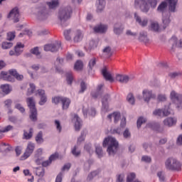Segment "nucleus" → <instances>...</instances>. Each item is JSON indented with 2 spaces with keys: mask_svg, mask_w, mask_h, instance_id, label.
Here are the masks:
<instances>
[{
  "mask_svg": "<svg viewBox=\"0 0 182 182\" xmlns=\"http://www.w3.org/2000/svg\"><path fill=\"white\" fill-rule=\"evenodd\" d=\"M160 0H134V8L147 14L150 9H155Z\"/></svg>",
  "mask_w": 182,
  "mask_h": 182,
  "instance_id": "obj_1",
  "label": "nucleus"
},
{
  "mask_svg": "<svg viewBox=\"0 0 182 182\" xmlns=\"http://www.w3.org/2000/svg\"><path fill=\"white\" fill-rule=\"evenodd\" d=\"M103 147H106L108 146L107 151L109 156H114L116 154V151H117V149H119V142L114 137L108 136L104 139Z\"/></svg>",
  "mask_w": 182,
  "mask_h": 182,
  "instance_id": "obj_2",
  "label": "nucleus"
},
{
  "mask_svg": "<svg viewBox=\"0 0 182 182\" xmlns=\"http://www.w3.org/2000/svg\"><path fill=\"white\" fill-rule=\"evenodd\" d=\"M9 73L6 71H1L0 73V79L6 80V82H15V78L14 77H16L17 80H22V79H23V75H19L16 70H9Z\"/></svg>",
  "mask_w": 182,
  "mask_h": 182,
  "instance_id": "obj_3",
  "label": "nucleus"
},
{
  "mask_svg": "<svg viewBox=\"0 0 182 182\" xmlns=\"http://www.w3.org/2000/svg\"><path fill=\"white\" fill-rule=\"evenodd\" d=\"M72 16V7H65L64 9H60L58 11V18L60 21L61 23H65L66 21L70 19Z\"/></svg>",
  "mask_w": 182,
  "mask_h": 182,
  "instance_id": "obj_4",
  "label": "nucleus"
},
{
  "mask_svg": "<svg viewBox=\"0 0 182 182\" xmlns=\"http://www.w3.org/2000/svg\"><path fill=\"white\" fill-rule=\"evenodd\" d=\"M165 167L167 170L178 171L181 170V163L176 158H169L165 162Z\"/></svg>",
  "mask_w": 182,
  "mask_h": 182,
  "instance_id": "obj_5",
  "label": "nucleus"
},
{
  "mask_svg": "<svg viewBox=\"0 0 182 182\" xmlns=\"http://www.w3.org/2000/svg\"><path fill=\"white\" fill-rule=\"evenodd\" d=\"M26 102L31 112V120H32L33 122H36V120H38V111L36 110V107H35V100H33V97H28L26 99Z\"/></svg>",
  "mask_w": 182,
  "mask_h": 182,
  "instance_id": "obj_6",
  "label": "nucleus"
},
{
  "mask_svg": "<svg viewBox=\"0 0 182 182\" xmlns=\"http://www.w3.org/2000/svg\"><path fill=\"white\" fill-rule=\"evenodd\" d=\"M170 99L173 103L175 105L176 109L178 110H181L182 109V95L176 92V91L173 90L170 94Z\"/></svg>",
  "mask_w": 182,
  "mask_h": 182,
  "instance_id": "obj_7",
  "label": "nucleus"
},
{
  "mask_svg": "<svg viewBox=\"0 0 182 182\" xmlns=\"http://www.w3.org/2000/svg\"><path fill=\"white\" fill-rule=\"evenodd\" d=\"M50 15V11L46 7L43 6L39 9L37 13V19L38 21H45L49 18Z\"/></svg>",
  "mask_w": 182,
  "mask_h": 182,
  "instance_id": "obj_8",
  "label": "nucleus"
},
{
  "mask_svg": "<svg viewBox=\"0 0 182 182\" xmlns=\"http://www.w3.org/2000/svg\"><path fill=\"white\" fill-rule=\"evenodd\" d=\"M7 18L10 19V21H13L14 23H18L20 18L19 9H18V7L13 9L8 14Z\"/></svg>",
  "mask_w": 182,
  "mask_h": 182,
  "instance_id": "obj_9",
  "label": "nucleus"
},
{
  "mask_svg": "<svg viewBox=\"0 0 182 182\" xmlns=\"http://www.w3.org/2000/svg\"><path fill=\"white\" fill-rule=\"evenodd\" d=\"M60 49V42L55 41L51 44H47L44 46V50L46 52H58Z\"/></svg>",
  "mask_w": 182,
  "mask_h": 182,
  "instance_id": "obj_10",
  "label": "nucleus"
},
{
  "mask_svg": "<svg viewBox=\"0 0 182 182\" xmlns=\"http://www.w3.org/2000/svg\"><path fill=\"white\" fill-rule=\"evenodd\" d=\"M33 150H35V144L29 142L25 153L21 156L20 160H26L33 153Z\"/></svg>",
  "mask_w": 182,
  "mask_h": 182,
  "instance_id": "obj_11",
  "label": "nucleus"
},
{
  "mask_svg": "<svg viewBox=\"0 0 182 182\" xmlns=\"http://www.w3.org/2000/svg\"><path fill=\"white\" fill-rule=\"evenodd\" d=\"M133 79H134V77H133V75L118 74L115 77V80H117V82H119V83H127L128 82H132Z\"/></svg>",
  "mask_w": 182,
  "mask_h": 182,
  "instance_id": "obj_12",
  "label": "nucleus"
},
{
  "mask_svg": "<svg viewBox=\"0 0 182 182\" xmlns=\"http://www.w3.org/2000/svg\"><path fill=\"white\" fill-rule=\"evenodd\" d=\"M144 102H150L151 99H156V95L153 93L151 90L145 89L142 92Z\"/></svg>",
  "mask_w": 182,
  "mask_h": 182,
  "instance_id": "obj_13",
  "label": "nucleus"
},
{
  "mask_svg": "<svg viewBox=\"0 0 182 182\" xmlns=\"http://www.w3.org/2000/svg\"><path fill=\"white\" fill-rule=\"evenodd\" d=\"M169 12H176L178 0H166Z\"/></svg>",
  "mask_w": 182,
  "mask_h": 182,
  "instance_id": "obj_14",
  "label": "nucleus"
},
{
  "mask_svg": "<svg viewBox=\"0 0 182 182\" xmlns=\"http://www.w3.org/2000/svg\"><path fill=\"white\" fill-rule=\"evenodd\" d=\"M134 19L141 26H147V23H149V20L147 18H141L137 13H134Z\"/></svg>",
  "mask_w": 182,
  "mask_h": 182,
  "instance_id": "obj_15",
  "label": "nucleus"
},
{
  "mask_svg": "<svg viewBox=\"0 0 182 182\" xmlns=\"http://www.w3.org/2000/svg\"><path fill=\"white\" fill-rule=\"evenodd\" d=\"M139 39L140 42H143L144 45H150V43H151V41H150V39H149L147 37V32L141 31L139 33Z\"/></svg>",
  "mask_w": 182,
  "mask_h": 182,
  "instance_id": "obj_16",
  "label": "nucleus"
},
{
  "mask_svg": "<svg viewBox=\"0 0 182 182\" xmlns=\"http://www.w3.org/2000/svg\"><path fill=\"white\" fill-rule=\"evenodd\" d=\"M73 123H74L75 129L77 132L80 130V127H82V121L77 114H74V117L72 120Z\"/></svg>",
  "mask_w": 182,
  "mask_h": 182,
  "instance_id": "obj_17",
  "label": "nucleus"
},
{
  "mask_svg": "<svg viewBox=\"0 0 182 182\" xmlns=\"http://www.w3.org/2000/svg\"><path fill=\"white\" fill-rule=\"evenodd\" d=\"M110 99V97H109V95H105L102 100V113H106V112H108L109 110V100Z\"/></svg>",
  "mask_w": 182,
  "mask_h": 182,
  "instance_id": "obj_18",
  "label": "nucleus"
},
{
  "mask_svg": "<svg viewBox=\"0 0 182 182\" xmlns=\"http://www.w3.org/2000/svg\"><path fill=\"white\" fill-rule=\"evenodd\" d=\"M38 95L41 97V100H40V102H39V105L41 106H43V105L46 104V102H47L46 95H45V90H38L37 91V93L36 94V95L38 96Z\"/></svg>",
  "mask_w": 182,
  "mask_h": 182,
  "instance_id": "obj_19",
  "label": "nucleus"
},
{
  "mask_svg": "<svg viewBox=\"0 0 182 182\" xmlns=\"http://www.w3.org/2000/svg\"><path fill=\"white\" fill-rule=\"evenodd\" d=\"M169 44L172 46V49H174V48H182V41H178L176 36H173L169 40Z\"/></svg>",
  "mask_w": 182,
  "mask_h": 182,
  "instance_id": "obj_20",
  "label": "nucleus"
},
{
  "mask_svg": "<svg viewBox=\"0 0 182 182\" xmlns=\"http://www.w3.org/2000/svg\"><path fill=\"white\" fill-rule=\"evenodd\" d=\"M73 41L75 43H77L83 39V34L82 33V31L80 30H74L73 31Z\"/></svg>",
  "mask_w": 182,
  "mask_h": 182,
  "instance_id": "obj_21",
  "label": "nucleus"
},
{
  "mask_svg": "<svg viewBox=\"0 0 182 182\" xmlns=\"http://www.w3.org/2000/svg\"><path fill=\"white\" fill-rule=\"evenodd\" d=\"M107 31V25L99 24L94 27V31L96 33H105Z\"/></svg>",
  "mask_w": 182,
  "mask_h": 182,
  "instance_id": "obj_22",
  "label": "nucleus"
},
{
  "mask_svg": "<svg viewBox=\"0 0 182 182\" xmlns=\"http://www.w3.org/2000/svg\"><path fill=\"white\" fill-rule=\"evenodd\" d=\"M154 116H159V117H164V116H168L170 114V111L168 109H156L153 112Z\"/></svg>",
  "mask_w": 182,
  "mask_h": 182,
  "instance_id": "obj_23",
  "label": "nucleus"
},
{
  "mask_svg": "<svg viewBox=\"0 0 182 182\" xmlns=\"http://www.w3.org/2000/svg\"><path fill=\"white\" fill-rule=\"evenodd\" d=\"M58 157H59V154L58 153H55V154H52L49 159L46 161H43L42 163V166L43 167H48V166H49L52 161H54V160H56V159H58Z\"/></svg>",
  "mask_w": 182,
  "mask_h": 182,
  "instance_id": "obj_24",
  "label": "nucleus"
},
{
  "mask_svg": "<svg viewBox=\"0 0 182 182\" xmlns=\"http://www.w3.org/2000/svg\"><path fill=\"white\" fill-rule=\"evenodd\" d=\"M24 48H25V45L22 44V43H17L16 46L14 47L16 56H19V55H21V53L23 52Z\"/></svg>",
  "mask_w": 182,
  "mask_h": 182,
  "instance_id": "obj_25",
  "label": "nucleus"
},
{
  "mask_svg": "<svg viewBox=\"0 0 182 182\" xmlns=\"http://www.w3.org/2000/svg\"><path fill=\"white\" fill-rule=\"evenodd\" d=\"M158 12H161L162 15H166V11H167V3L162 1L157 8Z\"/></svg>",
  "mask_w": 182,
  "mask_h": 182,
  "instance_id": "obj_26",
  "label": "nucleus"
},
{
  "mask_svg": "<svg viewBox=\"0 0 182 182\" xmlns=\"http://www.w3.org/2000/svg\"><path fill=\"white\" fill-rule=\"evenodd\" d=\"M33 173H35L36 176H38V177H43V176H45V168L43 166L33 168Z\"/></svg>",
  "mask_w": 182,
  "mask_h": 182,
  "instance_id": "obj_27",
  "label": "nucleus"
},
{
  "mask_svg": "<svg viewBox=\"0 0 182 182\" xmlns=\"http://www.w3.org/2000/svg\"><path fill=\"white\" fill-rule=\"evenodd\" d=\"M107 119L112 122V119H114V123H117L120 120V113L119 112H113L107 116Z\"/></svg>",
  "mask_w": 182,
  "mask_h": 182,
  "instance_id": "obj_28",
  "label": "nucleus"
},
{
  "mask_svg": "<svg viewBox=\"0 0 182 182\" xmlns=\"http://www.w3.org/2000/svg\"><path fill=\"white\" fill-rule=\"evenodd\" d=\"M105 6H106V1L105 0H97V12H102L105 9Z\"/></svg>",
  "mask_w": 182,
  "mask_h": 182,
  "instance_id": "obj_29",
  "label": "nucleus"
},
{
  "mask_svg": "<svg viewBox=\"0 0 182 182\" xmlns=\"http://www.w3.org/2000/svg\"><path fill=\"white\" fill-rule=\"evenodd\" d=\"M177 123V119L175 118H167L164 121V124L165 126H168V127H171V126H174Z\"/></svg>",
  "mask_w": 182,
  "mask_h": 182,
  "instance_id": "obj_30",
  "label": "nucleus"
},
{
  "mask_svg": "<svg viewBox=\"0 0 182 182\" xmlns=\"http://www.w3.org/2000/svg\"><path fill=\"white\" fill-rule=\"evenodd\" d=\"M103 88V84H100L97 86V90L95 92H92L91 93L92 97H99L101 96L102 93H103V91H102V89Z\"/></svg>",
  "mask_w": 182,
  "mask_h": 182,
  "instance_id": "obj_31",
  "label": "nucleus"
},
{
  "mask_svg": "<svg viewBox=\"0 0 182 182\" xmlns=\"http://www.w3.org/2000/svg\"><path fill=\"white\" fill-rule=\"evenodd\" d=\"M0 88L4 95H9L12 92V87L8 84L1 85Z\"/></svg>",
  "mask_w": 182,
  "mask_h": 182,
  "instance_id": "obj_32",
  "label": "nucleus"
},
{
  "mask_svg": "<svg viewBox=\"0 0 182 182\" xmlns=\"http://www.w3.org/2000/svg\"><path fill=\"white\" fill-rule=\"evenodd\" d=\"M97 46V42L92 40L85 44V49L86 50H92V49H95V48H96Z\"/></svg>",
  "mask_w": 182,
  "mask_h": 182,
  "instance_id": "obj_33",
  "label": "nucleus"
},
{
  "mask_svg": "<svg viewBox=\"0 0 182 182\" xmlns=\"http://www.w3.org/2000/svg\"><path fill=\"white\" fill-rule=\"evenodd\" d=\"M61 103L63 110H68V109H69V106H70V100L67 97H63Z\"/></svg>",
  "mask_w": 182,
  "mask_h": 182,
  "instance_id": "obj_34",
  "label": "nucleus"
},
{
  "mask_svg": "<svg viewBox=\"0 0 182 182\" xmlns=\"http://www.w3.org/2000/svg\"><path fill=\"white\" fill-rule=\"evenodd\" d=\"M162 22L164 25V28H167L170 24V14H164L162 15Z\"/></svg>",
  "mask_w": 182,
  "mask_h": 182,
  "instance_id": "obj_35",
  "label": "nucleus"
},
{
  "mask_svg": "<svg viewBox=\"0 0 182 182\" xmlns=\"http://www.w3.org/2000/svg\"><path fill=\"white\" fill-rule=\"evenodd\" d=\"M102 73L107 80H109V82H114V79H113V77L112 76V74H110L106 69H103L102 71Z\"/></svg>",
  "mask_w": 182,
  "mask_h": 182,
  "instance_id": "obj_36",
  "label": "nucleus"
},
{
  "mask_svg": "<svg viewBox=\"0 0 182 182\" xmlns=\"http://www.w3.org/2000/svg\"><path fill=\"white\" fill-rule=\"evenodd\" d=\"M47 5L50 9H55L59 6V1L51 0L50 1L47 2Z\"/></svg>",
  "mask_w": 182,
  "mask_h": 182,
  "instance_id": "obj_37",
  "label": "nucleus"
},
{
  "mask_svg": "<svg viewBox=\"0 0 182 182\" xmlns=\"http://www.w3.org/2000/svg\"><path fill=\"white\" fill-rule=\"evenodd\" d=\"M123 26L120 23H116L114 26V32L116 35H120L123 32Z\"/></svg>",
  "mask_w": 182,
  "mask_h": 182,
  "instance_id": "obj_38",
  "label": "nucleus"
},
{
  "mask_svg": "<svg viewBox=\"0 0 182 182\" xmlns=\"http://www.w3.org/2000/svg\"><path fill=\"white\" fill-rule=\"evenodd\" d=\"M74 30H65L64 31V36L66 41H71L73 36Z\"/></svg>",
  "mask_w": 182,
  "mask_h": 182,
  "instance_id": "obj_39",
  "label": "nucleus"
},
{
  "mask_svg": "<svg viewBox=\"0 0 182 182\" xmlns=\"http://www.w3.org/2000/svg\"><path fill=\"white\" fill-rule=\"evenodd\" d=\"M104 56L106 58H110L113 53H112V48L109 46L105 47L103 50Z\"/></svg>",
  "mask_w": 182,
  "mask_h": 182,
  "instance_id": "obj_40",
  "label": "nucleus"
},
{
  "mask_svg": "<svg viewBox=\"0 0 182 182\" xmlns=\"http://www.w3.org/2000/svg\"><path fill=\"white\" fill-rule=\"evenodd\" d=\"M151 29L154 31V32H159L160 31V26L157 21H153L151 23Z\"/></svg>",
  "mask_w": 182,
  "mask_h": 182,
  "instance_id": "obj_41",
  "label": "nucleus"
},
{
  "mask_svg": "<svg viewBox=\"0 0 182 182\" xmlns=\"http://www.w3.org/2000/svg\"><path fill=\"white\" fill-rule=\"evenodd\" d=\"M75 70H82L83 69V62L81 60H77L74 65Z\"/></svg>",
  "mask_w": 182,
  "mask_h": 182,
  "instance_id": "obj_42",
  "label": "nucleus"
},
{
  "mask_svg": "<svg viewBox=\"0 0 182 182\" xmlns=\"http://www.w3.org/2000/svg\"><path fill=\"white\" fill-rule=\"evenodd\" d=\"M35 89H36L35 85L33 83H30L29 88L28 89V91H27V96H31V95H33V92H35Z\"/></svg>",
  "mask_w": 182,
  "mask_h": 182,
  "instance_id": "obj_43",
  "label": "nucleus"
},
{
  "mask_svg": "<svg viewBox=\"0 0 182 182\" xmlns=\"http://www.w3.org/2000/svg\"><path fill=\"white\" fill-rule=\"evenodd\" d=\"M14 46V43L11 42H3L1 43V48L2 49H11Z\"/></svg>",
  "mask_w": 182,
  "mask_h": 182,
  "instance_id": "obj_44",
  "label": "nucleus"
},
{
  "mask_svg": "<svg viewBox=\"0 0 182 182\" xmlns=\"http://www.w3.org/2000/svg\"><path fill=\"white\" fill-rule=\"evenodd\" d=\"M16 36V33L15 31H10L7 33V41H14Z\"/></svg>",
  "mask_w": 182,
  "mask_h": 182,
  "instance_id": "obj_45",
  "label": "nucleus"
},
{
  "mask_svg": "<svg viewBox=\"0 0 182 182\" xmlns=\"http://www.w3.org/2000/svg\"><path fill=\"white\" fill-rule=\"evenodd\" d=\"M95 151L98 157H103V151L102 150V147H100V146L97 145L95 146Z\"/></svg>",
  "mask_w": 182,
  "mask_h": 182,
  "instance_id": "obj_46",
  "label": "nucleus"
},
{
  "mask_svg": "<svg viewBox=\"0 0 182 182\" xmlns=\"http://www.w3.org/2000/svg\"><path fill=\"white\" fill-rule=\"evenodd\" d=\"M134 178H136V174L134 173H130L127 176V182H134Z\"/></svg>",
  "mask_w": 182,
  "mask_h": 182,
  "instance_id": "obj_47",
  "label": "nucleus"
},
{
  "mask_svg": "<svg viewBox=\"0 0 182 182\" xmlns=\"http://www.w3.org/2000/svg\"><path fill=\"white\" fill-rule=\"evenodd\" d=\"M42 132H38V134H37L36 137V141H37V143L38 144H41L42 143H43V138H42Z\"/></svg>",
  "mask_w": 182,
  "mask_h": 182,
  "instance_id": "obj_48",
  "label": "nucleus"
},
{
  "mask_svg": "<svg viewBox=\"0 0 182 182\" xmlns=\"http://www.w3.org/2000/svg\"><path fill=\"white\" fill-rule=\"evenodd\" d=\"M112 134H122V132H123V128L121 127L117 129H111L110 130Z\"/></svg>",
  "mask_w": 182,
  "mask_h": 182,
  "instance_id": "obj_49",
  "label": "nucleus"
},
{
  "mask_svg": "<svg viewBox=\"0 0 182 182\" xmlns=\"http://www.w3.org/2000/svg\"><path fill=\"white\" fill-rule=\"evenodd\" d=\"M54 124L56 127L57 132H58V133H60V132H62V125H60V121L55 119L54 121Z\"/></svg>",
  "mask_w": 182,
  "mask_h": 182,
  "instance_id": "obj_50",
  "label": "nucleus"
},
{
  "mask_svg": "<svg viewBox=\"0 0 182 182\" xmlns=\"http://www.w3.org/2000/svg\"><path fill=\"white\" fill-rule=\"evenodd\" d=\"M63 100V97H53V103H55V105L62 103Z\"/></svg>",
  "mask_w": 182,
  "mask_h": 182,
  "instance_id": "obj_51",
  "label": "nucleus"
},
{
  "mask_svg": "<svg viewBox=\"0 0 182 182\" xmlns=\"http://www.w3.org/2000/svg\"><path fill=\"white\" fill-rule=\"evenodd\" d=\"M136 123L138 129H140V127H141V124H143V123H146V118L139 117Z\"/></svg>",
  "mask_w": 182,
  "mask_h": 182,
  "instance_id": "obj_52",
  "label": "nucleus"
},
{
  "mask_svg": "<svg viewBox=\"0 0 182 182\" xmlns=\"http://www.w3.org/2000/svg\"><path fill=\"white\" fill-rule=\"evenodd\" d=\"M72 154L75 157H77V156L80 155V151L79 149H77V146H74L73 147V149H72Z\"/></svg>",
  "mask_w": 182,
  "mask_h": 182,
  "instance_id": "obj_53",
  "label": "nucleus"
},
{
  "mask_svg": "<svg viewBox=\"0 0 182 182\" xmlns=\"http://www.w3.org/2000/svg\"><path fill=\"white\" fill-rule=\"evenodd\" d=\"M127 100L129 103L133 105L134 103V97L133 96V94H129L127 95Z\"/></svg>",
  "mask_w": 182,
  "mask_h": 182,
  "instance_id": "obj_54",
  "label": "nucleus"
},
{
  "mask_svg": "<svg viewBox=\"0 0 182 182\" xmlns=\"http://www.w3.org/2000/svg\"><path fill=\"white\" fill-rule=\"evenodd\" d=\"M131 136L132 134L130 133L129 129H126L123 132V136L124 137V139H130Z\"/></svg>",
  "mask_w": 182,
  "mask_h": 182,
  "instance_id": "obj_55",
  "label": "nucleus"
},
{
  "mask_svg": "<svg viewBox=\"0 0 182 182\" xmlns=\"http://www.w3.org/2000/svg\"><path fill=\"white\" fill-rule=\"evenodd\" d=\"M33 132V129H30L29 133L24 132V138L26 139V140H29L31 137H32V133Z\"/></svg>",
  "mask_w": 182,
  "mask_h": 182,
  "instance_id": "obj_56",
  "label": "nucleus"
},
{
  "mask_svg": "<svg viewBox=\"0 0 182 182\" xmlns=\"http://www.w3.org/2000/svg\"><path fill=\"white\" fill-rule=\"evenodd\" d=\"M31 53L33 55H36V56H39L41 55V52H39V48L36 47L31 50Z\"/></svg>",
  "mask_w": 182,
  "mask_h": 182,
  "instance_id": "obj_57",
  "label": "nucleus"
},
{
  "mask_svg": "<svg viewBox=\"0 0 182 182\" xmlns=\"http://www.w3.org/2000/svg\"><path fill=\"white\" fill-rule=\"evenodd\" d=\"M67 81L68 85H72V82H73V76L72 75V73L67 74Z\"/></svg>",
  "mask_w": 182,
  "mask_h": 182,
  "instance_id": "obj_58",
  "label": "nucleus"
},
{
  "mask_svg": "<svg viewBox=\"0 0 182 182\" xmlns=\"http://www.w3.org/2000/svg\"><path fill=\"white\" fill-rule=\"evenodd\" d=\"M124 180V173L118 174L117 176V182H123Z\"/></svg>",
  "mask_w": 182,
  "mask_h": 182,
  "instance_id": "obj_59",
  "label": "nucleus"
},
{
  "mask_svg": "<svg viewBox=\"0 0 182 182\" xmlns=\"http://www.w3.org/2000/svg\"><path fill=\"white\" fill-rule=\"evenodd\" d=\"M98 173L97 171H92L91 172L87 177V180H92V178H93V177H96V176H97Z\"/></svg>",
  "mask_w": 182,
  "mask_h": 182,
  "instance_id": "obj_60",
  "label": "nucleus"
},
{
  "mask_svg": "<svg viewBox=\"0 0 182 182\" xmlns=\"http://www.w3.org/2000/svg\"><path fill=\"white\" fill-rule=\"evenodd\" d=\"M80 87H81V89L80 90V92L83 93V92H85L86 90V87H87L86 83H85V82H81Z\"/></svg>",
  "mask_w": 182,
  "mask_h": 182,
  "instance_id": "obj_61",
  "label": "nucleus"
},
{
  "mask_svg": "<svg viewBox=\"0 0 182 182\" xmlns=\"http://www.w3.org/2000/svg\"><path fill=\"white\" fill-rule=\"evenodd\" d=\"M96 65V58H92L89 62V67L90 69L93 68Z\"/></svg>",
  "mask_w": 182,
  "mask_h": 182,
  "instance_id": "obj_62",
  "label": "nucleus"
},
{
  "mask_svg": "<svg viewBox=\"0 0 182 182\" xmlns=\"http://www.w3.org/2000/svg\"><path fill=\"white\" fill-rule=\"evenodd\" d=\"M142 161H145V163H150L151 161V158L148 156H144L141 159Z\"/></svg>",
  "mask_w": 182,
  "mask_h": 182,
  "instance_id": "obj_63",
  "label": "nucleus"
},
{
  "mask_svg": "<svg viewBox=\"0 0 182 182\" xmlns=\"http://www.w3.org/2000/svg\"><path fill=\"white\" fill-rule=\"evenodd\" d=\"M16 156H21V154L22 153V146H16L15 149Z\"/></svg>",
  "mask_w": 182,
  "mask_h": 182,
  "instance_id": "obj_64",
  "label": "nucleus"
}]
</instances>
